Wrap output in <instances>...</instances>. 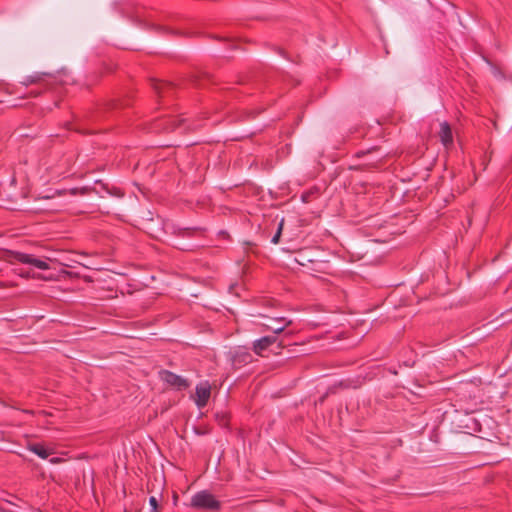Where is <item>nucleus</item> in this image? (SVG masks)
I'll return each instance as SVG.
<instances>
[{"instance_id": "6ab92c4d", "label": "nucleus", "mask_w": 512, "mask_h": 512, "mask_svg": "<svg viewBox=\"0 0 512 512\" xmlns=\"http://www.w3.org/2000/svg\"><path fill=\"white\" fill-rule=\"evenodd\" d=\"M115 195L118 196V197H122L123 193L118 189V190L115 191Z\"/></svg>"}, {"instance_id": "423d86ee", "label": "nucleus", "mask_w": 512, "mask_h": 512, "mask_svg": "<svg viewBox=\"0 0 512 512\" xmlns=\"http://www.w3.org/2000/svg\"><path fill=\"white\" fill-rule=\"evenodd\" d=\"M439 138L442 144L447 148L453 143V136L450 125L444 121L440 123Z\"/></svg>"}, {"instance_id": "20e7f679", "label": "nucleus", "mask_w": 512, "mask_h": 512, "mask_svg": "<svg viewBox=\"0 0 512 512\" xmlns=\"http://www.w3.org/2000/svg\"><path fill=\"white\" fill-rule=\"evenodd\" d=\"M161 379L168 385L177 389H185L188 387V382L185 378L176 375L170 371H162Z\"/></svg>"}, {"instance_id": "4468645a", "label": "nucleus", "mask_w": 512, "mask_h": 512, "mask_svg": "<svg viewBox=\"0 0 512 512\" xmlns=\"http://www.w3.org/2000/svg\"><path fill=\"white\" fill-rule=\"evenodd\" d=\"M167 87H168L167 84L158 83V82L155 83V85H154V89L157 91V93H163V90Z\"/></svg>"}, {"instance_id": "6e6552de", "label": "nucleus", "mask_w": 512, "mask_h": 512, "mask_svg": "<svg viewBox=\"0 0 512 512\" xmlns=\"http://www.w3.org/2000/svg\"><path fill=\"white\" fill-rule=\"evenodd\" d=\"M272 321L274 324L267 327L271 329L275 334H280L287 326L292 323L291 320H288L285 317L274 318Z\"/></svg>"}, {"instance_id": "9b49d317", "label": "nucleus", "mask_w": 512, "mask_h": 512, "mask_svg": "<svg viewBox=\"0 0 512 512\" xmlns=\"http://www.w3.org/2000/svg\"><path fill=\"white\" fill-rule=\"evenodd\" d=\"M149 504L151 506V512H157V508H158V501L156 499V497L154 496H151L149 498Z\"/></svg>"}, {"instance_id": "a211bd4d", "label": "nucleus", "mask_w": 512, "mask_h": 512, "mask_svg": "<svg viewBox=\"0 0 512 512\" xmlns=\"http://www.w3.org/2000/svg\"><path fill=\"white\" fill-rule=\"evenodd\" d=\"M20 275H21L22 277H26V278H27V277H31V276H32V275H31V273H30L29 271H27V272H22V273H20Z\"/></svg>"}, {"instance_id": "f257e3e1", "label": "nucleus", "mask_w": 512, "mask_h": 512, "mask_svg": "<svg viewBox=\"0 0 512 512\" xmlns=\"http://www.w3.org/2000/svg\"><path fill=\"white\" fill-rule=\"evenodd\" d=\"M191 507L204 510H219L220 502L210 492L203 490L191 498Z\"/></svg>"}, {"instance_id": "f3484780", "label": "nucleus", "mask_w": 512, "mask_h": 512, "mask_svg": "<svg viewBox=\"0 0 512 512\" xmlns=\"http://www.w3.org/2000/svg\"><path fill=\"white\" fill-rule=\"evenodd\" d=\"M40 78H41V77H40V75H38V74H37V75H35V76H32V77H31V82H36V81L40 80Z\"/></svg>"}, {"instance_id": "39448f33", "label": "nucleus", "mask_w": 512, "mask_h": 512, "mask_svg": "<svg viewBox=\"0 0 512 512\" xmlns=\"http://www.w3.org/2000/svg\"><path fill=\"white\" fill-rule=\"evenodd\" d=\"M276 337L274 336H265L262 337L253 343V350L254 352L259 355L263 356V352L267 350L272 344L276 342Z\"/></svg>"}, {"instance_id": "f8f14e48", "label": "nucleus", "mask_w": 512, "mask_h": 512, "mask_svg": "<svg viewBox=\"0 0 512 512\" xmlns=\"http://www.w3.org/2000/svg\"><path fill=\"white\" fill-rule=\"evenodd\" d=\"M282 226H283V221L279 224V227H278V230H277V233L273 236L272 238V243L274 244H277L279 242V238H280V235H281V230H282Z\"/></svg>"}, {"instance_id": "9d476101", "label": "nucleus", "mask_w": 512, "mask_h": 512, "mask_svg": "<svg viewBox=\"0 0 512 512\" xmlns=\"http://www.w3.org/2000/svg\"><path fill=\"white\" fill-rule=\"evenodd\" d=\"M183 120H176V119H168V120H165V123H164V129L167 130V131H172L174 130L178 124H180Z\"/></svg>"}, {"instance_id": "7ed1b4c3", "label": "nucleus", "mask_w": 512, "mask_h": 512, "mask_svg": "<svg viewBox=\"0 0 512 512\" xmlns=\"http://www.w3.org/2000/svg\"><path fill=\"white\" fill-rule=\"evenodd\" d=\"M211 397V385L209 381H201L196 385L195 395L192 397L196 406L204 408Z\"/></svg>"}, {"instance_id": "f03ea898", "label": "nucleus", "mask_w": 512, "mask_h": 512, "mask_svg": "<svg viewBox=\"0 0 512 512\" xmlns=\"http://www.w3.org/2000/svg\"><path fill=\"white\" fill-rule=\"evenodd\" d=\"M12 258L16 262L33 266L39 270L50 269V266L45 259L37 258L32 254H27V253H23V252H14L12 254Z\"/></svg>"}, {"instance_id": "2eb2a0df", "label": "nucleus", "mask_w": 512, "mask_h": 512, "mask_svg": "<svg viewBox=\"0 0 512 512\" xmlns=\"http://www.w3.org/2000/svg\"><path fill=\"white\" fill-rule=\"evenodd\" d=\"M216 417L221 425L227 424V418H226L225 414H222L221 416L219 414H217Z\"/></svg>"}, {"instance_id": "1a4fd4ad", "label": "nucleus", "mask_w": 512, "mask_h": 512, "mask_svg": "<svg viewBox=\"0 0 512 512\" xmlns=\"http://www.w3.org/2000/svg\"><path fill=\"white\" fill-rule=\"evenodd\" d=\"M252 359V356L247 351L238 350L235 352L232 358V363L234 366H241L246 363H249Z\"/></svg>"}, {"instance_id": "ddd939ff", "label": "nucleus", "mask_w": 512, "mask_h": 512, "mask_svg": "<svg viewBox=\"0 0 512 512\" xmlns=\"http://www.w3.org/2000/svg\"><path fill=\"white\" fill-rule=\"evenodd\" d=\"M146 28L152 29V30H163V32H177L176 30H172V29H163L155 24L148 25Z\"/></svg>"}, {"instance_id": "dca6fc26", "label": "nucleus", "mask_w": 512, "mask_h": 512, "mask_svg": "<svg viewBox=\"0 0 512 512\" xmlns=\"http://www.w3.org/2000/svg\"><path fill=\"white\" fill-rule=\"evenodd\" d=\"M49 461L52 464H58V463H61L63 461V459L60 457H53V458L49 459Z\"/></svg>"}, {"instance_id": "0eeeda50", "label": "nucleus", "mask_w": 512, "mask_h": 512, "mask_svg": "<svg viewBox=\"0 0 512 512\" xmlns=\"http://www.w3.org/2000/svg\"><path fill=\"white\" fill-rule=\"evenodd\" d=\"M28 450L42 459H47L50 455L54 454V450L52 448H47L40 443L30 444L28 446Z\"/></svg>"}]
</instances>
